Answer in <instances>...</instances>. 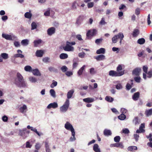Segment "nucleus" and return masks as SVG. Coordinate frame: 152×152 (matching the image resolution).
I'll list each match as a JSON object with an SVG mask.
<instances>
[{
  "label": "nucleus",
  "mask_w": 152,
  "mask_h": 152,
  "mask_svg": "<svg viewBox=\"0 0 152 152\" xmlns=\"http://www.w3.org/2000/svg\"><path fill=\"white\" fill-rule=\"evenodd\" d=\"M86 67V66L84 65L81 68L78 70L77 73L78 75H81L83 72V70H84L85 67Z\"/></svg>",
  "instance_id": "79ce46f5"
},
{
  "label": "nucleus",
  "mask_w": 152,
  "mask_h": 152,
  "mask_svg": "<svg viewBox=\"0 0 152 152\" xmlns=\"http://www.w3.org/2000/svg\"><path fill=\"white\" fill-rule=\"evenodd\" d=\"M124 74V71L117 72L114 70H110L109 72V75L112 77H118Z\"/></svg>",
  "instance_id": "423d86ee"
},
{
  "label": "nucleus",
  "mask_w": 152,
  "mask_h": 152,
  "mask_svg": "<svg viewBox=\"0 0 152 152\" xmlns=\"http://www.w3.org/2000/svg\"><path fill=\"white\" fill-rule=\"evenodd\" d=\"M115 36L117 37L118 39H119L121 40H122L123 39L124 37L123 33L121 32L115 35Z\"/></svg>",
  "instance_id": "473e14b6"
},
{
  "label": "nucleus",
  "mask_w": 152,
  "mask_h": 152,
  "mask_svg": "<svg viewBox=\"0 0 152 152\" xmlns=\"http://www.w3.org/2000/svg\"><path fill=\"white\" fill-rule=\"evenodd\" d=\"M134 80L136 82L139 83L140 82L141 78L140 77L137 76L134 77Z\"/></svg>",
  "instance_id": "680f3d73"
},
{
  "label": "nucleus",
  "mask_w": 152,
  "mask_h": 152,
  "mask_svg": "<svg viewBox=\"0 0 152 152\" xmlns=\"http://www.w3.org/2000/svg\"><path fill=\"white\" fill-rule=\"evenodd\" d=\"M59 57L61 59H65L68 58V56L67 54L62 53L60 55Z\"/></svg>",
  "instance_id": "c9c22d12"
},
{
  "label": "nucleus",
  "mask_w": 152,
  "mask_h": 152,
  "mask_svg": "<svg viewBox=\"0 0 152 152\" xmlns=\"http://www.w3.org/2000/svg\"><path fill=\"white\" fill-rule=\"evenodd\" d=\"M105 49L103 48H101L97 50L96 53L97 54H104L105 53Z\"/></svg>",
  "instance_id": "c756f323"
},
{
  "label": "nucleus",
  "mask_w": 152,
  "mask_h": 152,
  "mask_svg": "<svg viewBox=\"0 0 152 152\" xmlns=\"http://www.w3.org/2000/svg\"><path fill=\"white\" fill-rule=\"evenodd\" d=\"M105 136H110L112 134V132L110 130L105 129L103 132Z\"/></svg>",
  "instance_id": "393cba45"
},
{
  "label": "nucleus",
  "mask_w": 152,
  "mask_h": 152,
  "mask_svg": "<svg viewBox=\"0 0 152 152\" xmlns=\"http://www.w3.org/2000/svg\"><path fill=\"white\" fill-rule=\"evenodd\" d=\"M118 148H119L122 149L124 148V146L122 142H118Z\"/></svg>",
  "instance_id": "13d9d810"
},
{
  "label": "nucleus",
  "mask_w": 152,
  "mask_h": 152,
  "mask_svg": "<svg viewBox=\"0 0 152 152\" xmlns=\"http://www.w3.org/2000/svg\"><path fill=\"white\" fill-rule=\"evenodd\" d=\"M47 34L49 36H51L55 32V28L53 27H50L47 30Z\"/></svg>",
  "instance_id": "f8f14e48"
},
{
  "label": "nucleus",
  "mask_w": 152,
  "mask_h": 152,
  "mask_svg": "<svg viewBox=\"0 0 152 152\" xmlns=\"http://www.w3.org/2000/svg\"><path fill=\"white\" fill-rule=\"evenodd\" d=\"M2 37L7 40L14 41L13 44L15 47H19L20 46V42L16 41L18 40L17 37L12 33H11L9 34L2 33Z\"/></svg>",
  "instance_id": "f03ea898"
},
{
  "label": "nucleus",
  "mask_w": 152,
  "mask_h": 152,
  "mask_svg": "<svg viewBox=\"0 0 152 152\" xmlns=\"http://www.w3.org/2000/svg\"><path fill=\"white\" fill-rule=\"evenodd\" d=\"M89 72L91 75H94L96 73V72L94 68H92L90 69Z\"/></svg>",
  "instance_id": "4d7b16f0"
},
{
  "label": "nucleus",
  "mask_w": 152,
  "mask_h": 152,
  "mask_svg": "<svg viewBox=\"0 0 152 152\" xmlns=\"http://www.w3.org/2000/svg\"><path fill=\"white\" fill-rule=\"evenodd\" d=\"M118 39L117 37L115 35L112 38V41L113 43H116L117 42Z\"/></svg>",
  "instance_id": "052dcab7"
},
{
  "label": "nucleus",
  "mask_w": 152,
  "mask_h": 152,
  "mask_svg": "<svg viewBox=\"0 0 152 152\" xmlns=\"http://www.w3.org/2000/svg\"><path fill=\"white\" fill-rule=\"evenodd\" d=\"M27 109V107L26 105L24 104L19 108V110L20 112L23 113L26 112Z\"/></svg>",
  "instance_id": "a878e982"
},
{
  "label": "nucleus",
  "mask_w": 152,
  "mask_h": 152,
  "mask_svg": "<svg viewBox=\"0 0 152 152\" xmlns=\"http://www.w3.org/2000/svg\"><path fill=\"white\" fill-rule=\"evenodd\" d=\"M29 41L28 39H24L22 40L21 42V45L23 46H27L29 43Z\"/></svg>",
  "instance_id": "cd10ccee"
},
{
  "label": "nucleus",
  "mask_w": 152,
  "mask_h": 152,
  "mask_svg": "<svg viewBox=\"0 0 152 152\" xmlns=\"http://www.w3.org/2000/svg\"><path fill=\"white\" fill-rule=\"evenodd\" d=\"M126 118V115L123 114H121L120 115L118 116L119 119L121 120H124Z\"/></svg>",
  "instance_id": "c03bdc74"
},
{
  "label": "nucleus",
  "mask_w": 152,
  "mask_h": 152,
  "mask_svg": "<svg viewBox=\"0 0 152 152\" xmlns=\"http://www.w3.org/2000/svg\"><path fill=\"white\" fill-rule=\"evenodd\" d=\"M139 33V30L137 29H135L133 30L132 35L134 37H136L138 35Z\"/></svg>",
  "instance_id": "412c9836"
},
{
  "label": "nucleus",
  "mask_w": 152,
  "mask_h": 152,
  "mask_svg": "<svg viewBox=\"0 0 152 152\" xmlns=\"http://www.w3.org/2000/svg\"><path fill=\"white\" fill-rule=\"evenodd\" d=\"M83 100L86 102L91 103L94 101L95 99L93 98L88 97L83 99Z\"/></svg>",
  "instance_id": "aec40b11"
},
{
  "label": "nucleus",
  "mask_w": 152,
  "mask_h": 152,
  "mask_svg": "<svg viewBox=\"0 0 152 152\" xmlns=\"http://www.w3.org/2000/svg\"><path fill=\"white\" fill-rule=\"evenodd\" d=\"M32 14L31 13L30 11L26 12L24 14L25 17L28 19L31 18L32 17Z\"/></svg>",
  "instance_id": "58836bf2"
},
{
  "label": "nucleus",
  "mask_w": 152,
  "mask_h": 152,
  "mask_svg": "<svg viewBox=\"0 0 152 152\" xmlns=\"http://www.w3.org/2000/svg\"><path fill=\"white\" fill-rule=\"evenodd\" d=\"M28 79L29 81L32 83H35L37 82V78L32 76H30L29 77Z\"/></svg>",
  "instance_id": "72a5a7b5"
},
{
  "label": "nucleus",
  "mask_w": 152,
  "mask_h": 152,
  "mask_svg": "<svg viewBox=\"0 0 152 152\" xmlns=\"http://www.w3.org/2000/svg\"><path fill=\"white\" fill-rule=\"evenodd\" d=\"M74 92V91L73 89H72L68 91L67 94V99H69L72 98Z\"/></svg>",
  "instance_id": "f3484780"
},
{
  "label": "nucleus",
  "mask_w": 152,
  "mask_h": 152,
  "mask_svg": "<svg viewBox=\"0 0 152 152\" xmlns=\"http://www.w3.org/2000/svg\"><path fill=\"white\" fill-rule=\"evenodd\" d=\"M58 107V104L57 102H53L50 104L47 107V108L50 109L51 108L55 109Z\"/></svg>",
  "instance_id": "9b49d317"
},
{
  "label": "nucleus",
  "mask_w": 152,
  "mask_h": 152,
  "mask_svg": "<svg viewBox=\"0 0 152 152\" xmlns=\"http://www.w3.org/2000/svg\"><path fill=\"white\" fill-rule=\"evenodd\" d=\"M31 30H33L37 28V25L35 22H33L31 24Z\"/></svg>",
  "instance_id": "8fccbe9b"
},
{
  "label": "nucleus",
  "mask_w": 152,
  "mask_h": 152,
  "mask_svg": "<svg viewBox=\"0 0 152 152\" xmlns=\"http://www.w3.org/2000/svg\"><path fill=\"white\" fill-rule=\"evenodd\" d=\"M139 94H140L139 92H137L134 93L133 95L132 96V99L134 101H136L137 100L139 97Z\"/></svg>",
  "instance_id": "bb28decb"
},
{
  "label": "nucleus",
  "mask_w": 152,
  "mask_h": 152,
  "mask_svg": "<svg viewBox=\"0 0 152 152\" xmlns=\"http://www.w3.org/2000/svg\"><path fill=\"white\" fill-rule=\"evenodd\" d=\"M41 145H40L39 143H37L35 145V148L36 150H39L41 147Z\"/></svg>",
  "instance_id": "0e129e2a"
},
{
  "label": "nucleus",
  "mask_w": 152,
  "mask_h": 152,
  "mask_svg": "<svg viewBox=\"0 0 152 152\" xmlns=\"http://www.w3.org/2000/svg\"><path fill=\"white\" fill-rule=\"evenodd\" d=\"M42 41L41 39H39L37 40H35L34 42V46L35 47H37L38 45L42 43Z\"/></svg>",
  "instance_id": "2f4dec72"
},
{
  "label": "nucleus",
  "mask_w": 152,
  "mask_h": 152,
  "mask_svg": "<svg viewBox=\"0 0 152 152\" xmlns=\"http://www.w3.org/2000/svg\"><path fill=\"white\" fill-rule=\"evenodd\" d=\"M121 137L119 136H115L114 138V141L116 142H119L120 140Z\"/></svg>",
  "instance_id": "864d4df0"
},
{
  "label": "nucleus",
  "mask_w": 152,
  "mask_h": 152,
  "mask_svg": "<svg viewBox=\"0 0 152 152\" xmlns=\"http://www.w3.org/2000/svg\"><path fill=\"white\" fill-rule=\"evenodd\" d=\"M52 82V83L50 85V87L52 88H53L57 86V82L54 80H53Z\"/></svg>",
  "instance_id": "09e8293b"
},
{
  "label": "nucleus",
  "mask_w": 152,
  "mask_h": 152,
  "mask_svg": "<svg viewBox=\"0 0 152 152\" xmlns=\"http://www.w3.org/2000/svg\"><path fill=\"white\" fill-rule=\"evenodd\" d=\"M97 30L95 29L89 30L86 33V36L88 37L90 36H93L95 35L97 33Z\"/></svg>",
  "instance_id": "6e6552de"
},
{
  "label": "nucleus",
  "mask_w": 152,
  "mask_h": 152,
  "mask_svg": "<svg viewBox=\"0 0 152 152\" xmlns=\"http://www.w3.org/2000/svg\"><path fill=\"white\" fill-rule=\"evenodd\" d=\"M145 127V124L144 123L142 124L140 126L139 129L141 130V131L143 132H145V130L144 129Z\"/></svg>",
  "instance_id": "de8ad7c7"
},
{
  "label": "nucleus",
  "mask_w": 152,
  "mask_h": 152,
  "mask_svg": "<svg viewBox=\"0 0 152 152\" xmlns=\"http://www.w3.org/2000/svg\"><path fill=\"white\" fill-rule=\"evenodd\" d=\"M70 104L69 99H66L62 106L60 108V111L61 113H64L67 111Z\"/></svg>",
  "instance_id": "7ed1b4c3"
},
{
  "label": "nucleus",
  "mask_w": 152,
  "mask_h": 152,
  "mask_svg": "<svg viewBox=\"0 0 152 152\" xmlns=\"http://www.w3.org/2000/svg\"><path fill=\"white\" fill-rule=\"evenodd\" d=\"M78 59L77 58H74L73 61V69L76 68L78 65Z\"/></svg>",
  "instance_id": "5701e85b"
},
{
  "label": "nucleus",
  "mask_w": 152,
  "mask_h": 152,
  "mask_svg": "<svg viewBox=\"0 0 152 152\" xmlns=\"http://www.w3.org/2000/svg\"><path fill=\"white\" fill-rule=\"evenodd\" d=\"M93 149L95 152H101L99 145L97 144H95L94 145L93 147Z\"/></svg>",
  "instance_id": "4be33fe9"
},
{
  "label": "nucleus",
  "mask_w": 152,
  "mask_h": 152,
  "mask_svg": "<svg viewBox=\"0 0 152 152\" xmlns=\"http://www.w3.org/2000/svg\"><path fill=\"white\" fill-rule=\"evenodd\" d=\"M75 42H70L68 41L66 42L65 46L63 47V49L66 51H71L74 50V48L72 46V45H75Z\"/></svg>",
  "instance_id": "39448f33"
},
{
  "label": "nucleus",
  "mask_w": 152,
  "mask_h": 152,
  "mask_svg": "<svg viewBox=\"0 0 152 152\" xmlns=\"http://www.w3.org/2000/svg\"><path fill=\"white\" fill-rule=\"evenodd\" d=\"M14 57L15 58H23L24 57V56L21 53H18L14 55Z\"/></svg>",
  "instance_id": "603ef678"
},
{
  "label": "nucleus",
  "mask_w": 152,
  "mask_h": 152,
  "mask_svg": "<svg viewBox=\"0 0 152 152\" xmlns=\"http://www.w3.org/2000/svg\"><path fill=\"white\" fill-rule=\"evenodd\" d=\"M145 42V40L144 38H141L139 39L137 41V43L140 45H142Z\"/></svg>",
  "instance_id": "e433bc0d"
},
{
  "label": "nucleus",
  "mask_w": 152,
  "mask_h": 152,
  "mask_svg": "<svg viewBox=\"0 0 152 152\" xmlns=\"http://www.w3.org/2000/svg\"><path fill=\"white\" fill-rule=\"evenodd\" d=\"M31 130L33 132H35L38 136H40L42 134V133H39L37 130V129L35 128L32 127Z\"/></svg>",
  "instance_id": "a18cd8bd"
},
{
  "label": "nucleus",
  "mask_w": 152,
  "mask_h": 152,
  "mask_svg": "<svg viewBox=\"0 0 152 152\" xmlns=\"http://www.w3.org/2000/svg\"><path fill=\"white\" fill-rule=\"evenodd\" d=\"M105 99L106 101L110 102H111L114 100V99L113 98L110 96H106Z\"/></svg>",
  "instance_id": "ea45409f"
},
{
  "label": "nucleus",
  "mask_w": 152,
  "mask_h": 152,
  "mask_svg": "<svg viewBox=\"0 0 152 152\" xmlns=\"http://www.w3.org/2000/svg\"><path fill=\"white\" fill-rule=\"evenodd\" d=\"M85 55V53L84 52L80 53L78 54L79 56L81 58H84Z\"/></svg>",
  "instance_id": "338daca9"
},
{
  "label": "nucleus",
  "mask_w": 152,
  "mask_h": 152,
  "mask_svg": "<svg viewBox=\"0 0 152 152\" xmlns=\"http://www.w3.org/2000/svg\"><path fill=\"white\" fill-rule=\"evenodd\" d=\"M72 133V137H70L69 139V141L70 142H73L75 141L76 140V138L75 137V131L71 132Z\"/></svg>",
  "instance_id": "7c9ffc66"
},
{
  "label": "nucleus",
  "mask_w": 152,
  "mask_h": 152,
  "mask_svg": "<svg viewBox=\"0 0 152 152\" xmlns=\"http://www.w3.org/2000/svg\"><path fill=\"white\" fill-rule=\"evenodd\" d=\"M51 12H52L53 13V14L54 13V12L52 10H51L50 9H48L47 11L44 13V15L46 16H48Z\"/></svg>",
  "instance_id": "4c0bfd02"
},
{
  "label": "nucleus",
  "mask_w": 152,
  "mask_h": 152,
  "mask_svg": "<svg viewBox=\"0 0 152 152\" xmlns=\"http://www.w3.org/2000/svg\"><path fill=\"white\" fill-rule=\"evenodd\" d=\"M123 133L125 134H127L129 133V131L128 129L125 128L123 129L122 130Z\"/></svg>",
  "instance_id": "e2e57ef3"
},
{
  "label": "nucleus",
  "mask_w": 152,
  "mask_h": 152,
  "mask_svg": "<svg viewBox=\"0 0 152 152\" xmlns=\"http://www.w3.org/2000/svg\"><path fill=\"white\" fill-rule=\"evenodd\" d=\"M1 57L3 59L6 60L8 59L9 58L8 55L6 53H2L1 54Z\"/></svg>",
  "instance_id": "f704fd0d"
},
{
  "label": "nucleus",
  "mask_w": 152,
  "mask_h": 152,
  "mask_svg": "<svg viewBox=\"0 0 152 152\" xmlns=\"http://www.w3.org/2000/svg\"><path fill=\"white\" fill-rule=\"evenodd\" d=\"M133 80H131L130 83H127L126 86V90H129L132 87V85H133Z\"/></svg>",
  "instance_id": "b1692460"
},
{
  "label": "nucleus",
  "mask_w": 152,
  "mask_h": 152,
  "mask_svg": "<svg viewBox=\"0 0 152 152\" xmlns=\"http://www.w3.org/2000/svg\"><path fill=\"white\" fill-rule=\"evenodd\" d=\"M140 9L139 8H137L135 10V13L137 15H138L140 14Z\"/></svg>",
  "instance_id": "774afa93"
},
{
  "label": "nucleus",
  "mask_w": 152,
  "mask_h": 152,
  "mask_svg": "<svg viewBox=\"0 0 152 152\" xmlns=\"http://www.w3.org/2000/svg\"><path fill=\"white\" fill-rule=\"evenodd\" d=\"M145 114L148 117L152 115V109L146 110Z\"/></svg>",
  "instance_id": "a19ab883"
},
{
  "label": "nucleus",
  "mask_w": 152,
  "mask_h": 152,
  "mask_svg": "<svg viewBox=\"0 0 152 152\" xmlns=\"http://www.w3.org/2000/svg\"><path fill=\"white\" fill-rule=\"evenodd\" d=\"M106 23L104 21V19L102 18L101 21L99 22V24L101 25H104Z\"/></svg>",
  "instance_id": "69168bd1"
},
{
  "label": "nucleus",
  "mask_w": 152,
  "mask_h": 152,
  "mask_svg": "<svg viewBox=\"0 0 152 152\" xmlns=\"http://www.w3.org/2000/svg\"><path fill=\"white\" fill-rule=\"evenodd\" d=\"M44 52L42 50H37L36 52V56L37 57H41L42 56Z\"/></svg>",
  "instance_id": "6ab92c4d"
},
{
  "label": "nucleus",
  "mask_w": 152,
  "mask_h": 152,
  "mask_svg": "<svg viewBox=\"0 0 152 152\" xmlns=\"http://www.w3.org/2000/svg\"><path fill=\"white\" fill-rule=\"evenodd\" d=\"M132 122L135 125H137L140 124V121L138 117L136 116L134 117L133 120Z\"/></svg>",
  "instance_id": "a211bd4d"
},
{
  "label": "nucleus",
  "mask_w": 152,
  "mask_h": 152,
  "mask_svg": "<svg viewBox=\"0 0 152 152\" xmlns=\"http://www.w3.org/2000/svg\"><path fill=\"white\" fill-rule=\"evenodd\" d=\"M97 61H102L105 59V57L103 55H100L96 56L94 57Z\"/></svg>",
  "instance_id": "ddd939ff"
},
{
  "label": "nucleus",
  "mask_w": 152,
  "mask_h": 152,
  "mask_svg": "<svg viewBox=\"0 0 152 152\" xmlns=\"http://www.w3.org/2000/svg\"><path fill=\"white\" fill-rule=\"evenodd\" d=\"M14 83L18 87L21 88H26L27 87L26 82L22 75L19 72H17L16 77L15 79Z\"/></svg>",
  "instance_id": "f257e3e1"
},
{
  "label": "nucleus",
  "mask_w": 152,
  "mask_h": 152,
  "mask_svg": "<svg viewBox=\"0 0 152 152\" xmlns=\"http://www.w3.org/2000/svg\"><path fill=\"white\" fill-rule=\"evenodd\" d=\"M68 69L65 66H63L61 68V70L63 72H66Z\"/></svg>",
  "instance_id": "5fc2aeb1"
},
{
  "label": "nucleus",
  "mask_w": 152,
  "mask_h": 152,
  "mask_svg": "<svg viewBox=\"0 0 152 152\" xmlns=\"http://www.w3.org/2000/svg\"><path fill=\"white\" fill-rule=\"evenodd\" d=\"M31 72L35 76H40L41 75L40 73L37 69H33L32 70Z\"/></svg>",
  "instance_id": "dca6fc26"
},
{
  "label": "nucleus",
  "mask_w": 152,
  "mask_h": 152,
  "mask_svg": "<svg viewBox=\"0 0 152 152\" xmlns=\"http://www.w3.org/2000/svg\"><path fill=\"white\" fill-rule=\"evenodd\" d=\"M65 75L68 77H70L73 75V72L71 71H67L65 73Z\"/></svg>",
  "instance_id": "bf43d9fd"
},
{
  "label": "nucleus",
  "mask_w": 152,
  "mask_h": 152,
  "mask_svg": "<svg viewBox=\"0 0 152 152\" xmlns=\"http://www.w3.org/2000/svg\"><path fill=\"white\" fill-rule=\"evenodd\" d=\"M45 149L50 148V145L49 141L48 139H46L45 142Z\"/></svg>",
  "instance_id": "49530a36"
},
{
  "label": "nucleus",
  "mask_w": 152,
  "mask_h": 152,
  "mask_svg": "<svg viewBox=\"0 0 152 152\" xmlns=\"http://www.w3.org/2000/svg\"><path fill=\"white\" fill-rule=\"evenodd\" d=\"M65 128L71 132L75 131V130L72 124L69 121H67L64 125Z\"/></svg>",
  "instance_id": "0eeeda50"
},
{
  "label": "nucleus",
  "mask_w": 152,
  "mask_h": 152,
  "mask_svg": "<svg viewBox=\"0 0 152 152\" xmlns=\"http://www.w3.org/2000/svg\"><path fill=\"white\" fill-rule=\"evenodd\" d=\"M141 69L139 68H135L132 71V74L136 76L139 75Z\"/></svg>",
  "instance_id": "2eb2a0df"
},
{
  "label": "nucleus",
  "mask_w": 152,
  "mask_h": 152,
  "mask_svg": "<svg viewBox=\"0 0 152 152\" xmlns=\"http://www.w3.org/2000/svg\"><path fill=\"white\" fill-rule=\"evenodd\" d=\"M78 6V3L76 1H74L72 3L71 6L72 10H75L77 9V6Z\"/></svg>",
  "instance_id": "c85d7f7f"
},
{
  "label": "nucleus",
  "mask_w": 152,
  "mask_h": 152,
  "mask_svg": "<svg viewBox=\"0 0 152 152\" xmlns=\"http://www.w3.org/2000/svg\"><path fill=\"white\" fill-rule=\"evenodd\" d=\"M85 18V17L83 15H81L79 17L77 18L76 21V23L78 25H80L83 20Z\"/></svg>",
  "instance_id": "4468645a"
},
{
  "label": "nucleus",
  "mask_w": 152,
  "mask_h": 152,
  "mask_svg": "<svg viewBox=\"0 0 152 152\" xmlns=\"http://www.w3.org/2000/svg\"><path fill=\"white\" fill-rule=\"evenodd\" d=\"M48 69L50 72H57V69L52 66L49 67Z\"/></svg>",
  "instance_id": "6e6d98bb"
},
{
  "label": "nucleus",
  "mask_w": 152,
  "mask_h": 152,
  "mask_svg": "<svg viewBox=\"0 0 152 152\" xmlns=\"http://www.w3.org/2000/svg\"><path fill=\"white\" fill-rule=\"evenodd\" d=\"M50 93L51 96L53 98H55L56 97V92L53 89H51L50 91Z\"/></svg>",
  "instance_id": "37998d69"
},
{
  "label": "nucleus",
  "mask_w": 152,
  "mask_h": 152,
  "mask_svg": "<svg viewBox=\"0 0 152 152\" xmlns=\"http://www.w3.org/2000/svg\"><path fill=\"white\" fill-rule=\"evenodd\" d=\"M25 70L27 72H30L32 71V68L29 66H26L24 67Z\"/></svg>",
  "instance_id": "3c124183"
},
{
  "label": "nucleus",
  "mask_w": 152,
  "mask_h": 152,
  "mask_svg": "<svg viewBox=\"0 0 152 152\" xmlns=\"http://www.w3.org/2000/svg\"><path fill=\"white\" fill-rule=\"evenodd\" d=\"M152 77V69L150 70L147 73H143V77L146 80L147 78H150Z\"/></svg>",
  "instance_id": "1a4fd4ad"
},
{
  "label": "nucleus",
  "mask_w": 152,
  "mask_h": 152,
  "mask_svg": "<svg viewBox=\"0 0 152 152\" xmlns=\"http://www.w3.org/2000/svg\"><path fill=\"white\" fill-rule=\"evenodd\" d=\"M29 132V131L27 130L26 128L20 129L19 130L18 135L23 139H25L28 136Z\"/></svg>",
  "instance_id": "20e7f679"
},
{
  "label": "nucleus",
  "mask_w": 152,
  "mask_h": 152,
  "mask_svg": "<svg viewBox=\"0 0 152 152\" xmlns=\"http://www.w3.org/2000/svg\"><path fill=\"white\" fill-rule=\"evenodd\" d=\"M114 83L115 84V86L117 89L119 90L123 89V83L120 81H115Z\"/></svg>",
  "instance_id": "9d476101"
}]
</instances>
